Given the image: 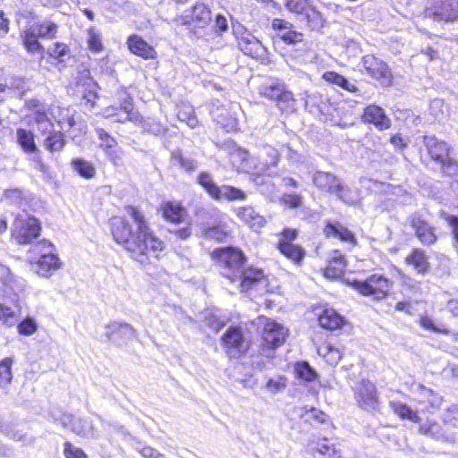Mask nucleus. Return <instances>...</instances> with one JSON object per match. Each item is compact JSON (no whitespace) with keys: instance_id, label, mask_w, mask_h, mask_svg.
<instances>
[{"instance_id":"6","label":"nucleus","mask_w":458,"mask_h":458,"mask_svg":"<svg viewBox=\"0 0 458 458\" xmlns=\"http://www.w3.org/2000/svg\"><path fill=\"white\" fill-rule=\"evenodd\" d=\"M51 417L54 422L59 423L63 428L70 429L78 436L90 438H94L97 436V429L89 420L76 417L61 411H51Z\"/></svg>"},{"instance_id":"21","label":"nucleus","mask_w":458,"mask_h":458,"mask_svg":"<svg viewBox=\"0 0 458 458\" xmlns=\"http://www.w3.org/2000/svg\"><path fill=\"white\" fill-rule=\"evenodd\" d=\"M17 141L22 150L30 155H34L37 157L38 168L43 170L44 164L38 159V148L34 140V133L29 130L19 128L16 131Z\"/></svg>"},{"instance_id":"44","label":"nucleus","mask_w":458,"mask_h":458,"mask_svg":"<svg viewBox=\"0 0 458 458\" xmlns=\"http://www.w3.org/2000/svg\"><path fill=\"white\" fill-rule=\"evenodd\" d=\"M38 328V325L36 319L32 317H26L17 326L18 333L21 335L27 336L33 335Z\"/></svg>"},{"instance_id":"9","label":"nucleus","mask_w":458,"mask_h":458,"mask_svg":"<svg viewBox=\"0 0 458 458\" xmlns=\"http://www.w3.org/2000/svg\"><path fill=\"white\" fill-rule=\"evenodd\" d=\"M255 158L257 170L254 181L262 175L277 176L276 169L280 160V155L276 148L270 145L263 146Z\"/></svg>"},{"instance_id":"29","label":"nucleus","mask_w":458,"mask_h":458,"mask_svg":"<svg viewBox=\"0 0 458 458\" xmlns=\"http://www.w3.org/2000/svg\"><path fill=\"white\" fill-rule=\"evenodd\" d=\"M163 217L172 223H181L184 220L187 211L180 203L167 201L160 207Z\"/></svg>"},{"instance_id":"42","label":"nucleus","mask_w":458,"mask_h":458,"mask_svg":"<svg viewBox=\"0 0 458 458\" xmlns=\"http://www.w3.org/2000/svg\"><path fill=\"white\" fill-rule=\"evenodd\" d=\"M73 169L82 177L90 179L95 175V168L91 163L81 159L76 158L72 162Z\"/></svg>"},{"instance_id":"18","label":"nucleus","mask_w":458,"mask_h":458,"mask_svg":"<svg viewBox=\"0 0 458 458\" xmlns=\"http://www.w3.org/2000/svg\"><path fill=\"white\" fill-rule=\"evenodd\" d=\"M355 398L365 410H374L377 404L376 386L369 380H361L355 388Z\"/></svg>"},{"instance_id":"5","label":"nucleus","mask_w":458,"mask_h":458,"mask_svg":"<svg viewBox=\"0 0 458 458\" xmlns=\"http://www.w3.org/2000/svg\"><path fill=\"white\" fill-rule=\"evenodd\" d=\"M424 144L431 158L441 165L442 172L453 176L458 174V163L449 157V147L435 136H424Z\"/></svg>"},{"instance_id":"61","label":"nucleus","mask_w":458,"mask_h":458,"mask_svg":"<svg viewBox=\"0 0 458 458\" xmlns=\"http://www.w3.org/2000/svg\"><path fill=\"white\" fill-rule=\"evenodd\" d=\"M136 450L144 457V458H165V454H161L157 449L148 446L139 445L136 447Z\"/></svg>"},{"instance_id":"35","label":"nucleus","mask_w":458,"mask_h":458,"mask_svg":"<svg viewBox=\"0 0 458 458\" xmlns=\"http://www.w3.org/2000/svg\"><path fill=\"white\" fill-rule=\"evenodd\" d=\"M31 34H36L38 38H53L55 37L57 26L50 21H42L35 23L29 28Z\"/></svg>"},{"instance_id":"58","label":"nucleus","mask_w":458,"mask_h":458,"mask_svg":"<svg viewBox=\"0 0 458 458\" xmlns=\"http://www.w3.org/2000/svg\"><path fill=\"white\" fill-rule=\"evenodd\" d=\"M103 151L108 160L114 165H119L122 164L123 151L117 146L111 147L110 148H103Z\"/></svg>"},{"instance_id":"63","label":"nucleus","mask_w":458,"mask_h":458,"mask_svg":"<svg viewBox=\"0 0 458 458\" xmlns=\"http://www.w3.org/2000/svg\"><path fill=\"white\" fill-rule=\"evenodd\" d=\"M317 450L323 455L334 456V458H341L337 455L336 449L334 445L327 444V440L325 439L323 443H318Z\"/></svg>"},{"instance_id":"31","label":"nucleus","mask_w":458,"mask_h":458,"mask_svg":"<svg viewBox=\"0 0 458 458\" xmlns=\"http://www.w3.org/2000/svg\"><path fill=\"white\" fill-rule=\"evenodd\" d=\"M319 325L328 330H335L342 327L344 318L335 310L327 309L318 318Z\"/></svg>"},{"instance_id":"39","label":"nucleus","mask_w":458,"mask_h":458,"mask_svg":"<svg viewBox=\"0 0 458 458\" xmlns=\"http://www.w3.org/2000/svg\"><path fill=\"white\" fill-rule=\"evenodd\" d=\"M419 431L426 436H430L436 439H442L445 441H453L454 437L446 436L441 430L440 426L436 422H427L424 425H421L419 428Z\"/></svg>"},{"instance_id":"49","label":"nucleus","mask_w":458,"mask_h":458,"mask_svg":"<svg viewBox=\"0 0 458 458\" xmlns=\"http://www.w3.org/2000/svg\"><path fill=\"white\" fill-rule=\"evenodd\" d=\"M97 136L99 140V147L103 149L105 148H110L111 147H116V140L111 136L107 131L102 128L96 129Z\"/></svg>"},{"instance_id":"13","label":"nucleus","mask_w":458,"mask_h":458,"mask_svg":"<svg viewBox=\"0 0 458 458\" xmlns=\"http://www.w3.org/2000/svg\"><path fill=\"white\" fill-rule=\"evenodd\" d=\"M363 67L372 78L384 86L392 84V74L388 66L374 55H366L362 60Z\"/></svg>"},{"instance_id":"50","label":"nucleus","mask_w":458,"mask_h":458,"mask_svg":"<svg viewBox=\"0 0 458 458\" xmlns=\"http://www.w3.org/2000/svg\"><path fill=\"white\" fill-rule=\"evenodd\" d=\"M143 129L154 135H162L166 131V127L165 125H163L159 121L150 118L144 121Z\"/></svg>"},{"instance_id":"54","label":"nucleus","mask_w":458,"mask_h":458,"mask_svg":"<svg viewBox=\"0 0 458 458\" xmlns=\"http://www.w3.org/2000/svg\"><path fill=\"white\" fill-rule=\"evenodd\" d=\"M89 38H88V44L89 47L95 51L98 52L102 49L103 45L101 42V36L98 31H97L95 29H89L88 30Z\"/></svg>"},{"instance_id":"24","label":"nucleus","mask_w":458,"mask_h":458,"mask_svg":"<svg viewBox=\"0 0 458 458\" xmlns=\"http://www.w3.org/2000/svg\"><path fill=\"white\" fill-rule=\"evenodd\" d=\"M363 118L365 122L373 123L379 130H386L391 126V121L386 115L385 111L375 105L365 108Z\"/></svg>"},{"instance_id":"26","label":"nucleus","mask_w":458,"mask_h":458,"mask_svg":"<svg viewBox=\"0 0 458 458\" xmlns=\"http://www.w3.org/2000/svg\"><path fill=\"white\" fill-rule=\"evenodd\" d=\"M324 233L327 237L338 238L342 242L350 243L353 246L357 244L355 235L347 227L338 222L327 223L324 228Z\"/></svg>"},{"instance_id":"64","label":"nucleus","mask_w":458,"mask_h":458,"mask_svg":"<svg viewBox=\"0 0 458 458\" xmlns=\"http://www.w3.org/2000/svg\"><path fill=\"white\" fill-rule=\"evenodd\" d=\"M286 386V379L279 377L277 378H270L267 383V389L272 393L278 392Z\"/></svg>"},{"instance_id":"46","label":"nucleus","mask_w":458,"mask_h":458,"mask_svg":"<svg viewBox=\"0 0 458 458\" xmlns=\"http://www.w3.org/2000/svg\"><path fill=\"white\" fill-rule=\"evenodd\" d=\"M310 4V0H287L285 3L288 11L302 16Z\"/></svg>"},{"instance_id":"1","label":"nucleus","mask_w":458,"mask_h":458,"mask_svg":"<svg viewBox=\"0 0 458 458\" xmlns=\"http://www.w3.org/2000/svg\"><path fill=\"white\" fill-rule=\"evenodd\" d=\"M127 215L132 219L135 230L122 217H113L112 234L119 244L129 252L130 257L141 265L155 262L165 250V243L155 235L143 214L135 207L125 208Z\"/></svg>"},{"instance_id":"52","label":"nucleus","mask_w":458,"mask_h":458,"mask_svg":"<svg viewBox=\"0 0 458 458\" xmlns=\"http://www.w3.org/2000/svg\"><path fill=\"white\" fill-rule=\"evenodd\" d=\"M227 235L226 230L221 226H213L205 230L204 236L209 240L223 241Z\"/></svg>"},{"instance_id":"12","label":"nucleus","mask_w":458,"mask_h":458,"mask_svg":"<svg viewBox=\"0 0 458 458\" xmlns=\"http://www.w3.org/2000/svg\"><path fill=\"white\" fill-rule=\"evenodd\" d=\"M426 14L438 21H453L458 19V0H432Z\"/></svg>"},{"instance_id":"23","label":"nucleus","mask_w":458,"mask_h":458,"mask_svg":"<svg viewBox=\"0 0 458 458\" xmlns=\"http://www.w3.org/2000/svg\"><path fill=\"white\" fill-rule=\"evenodd\" d=\"M312 181L323 191L334 193L340 189V179L331 173L317 171L313 174Z\"/></svg>"},{"instance_id":"59","label":"nucleus","mask_w":458,"mask_h":458,"mask_svg":"<svg viewBox=\"0 0 458 458\" xmlns=\"http://www.w3.org/2000/svg\"><path fill=\"white\" fill-rule=\"evenodd\" d=\"M278 36L287 44H296L303 39L302 33L292 30L291 29L284 32H280Z\"/></svg>"},{"instance_id":"38","label":"nucleus","mask_w":458,"mask_h":458,"mask_svg":"<svg viewBox=\"0 0 458 458\" xmlns=\"http://www.w3.org/2000/svg\"><path fill=\"white\" fill-rule=\"evenodd\" d=\"M303 18L312 30L322 28L325 21L322 13L312 4L303 14Z\"/></svg>"},{"instance_id":"41","label":"nucleus","mask_w":458,"mask_h":458,"mask_svg":"<svg viewBox=\"0 0 458 458\" xmlns=\"http://www.w3.org/2000/svg\"><path fill=\"white\" fill-rule=\"evenodd\" d=\"M172 162L174 165L181 166L186 172H192L198 167L196 160L184 157L180 151L172 153Z\"/></svg>"},{"instance_id":"56","label":"nucleus","mask_w":458,"mask_h":458,"mask_svg":"<svg viewBox=\"0 0 458 458\" xmlns=\"http://www.w3.org/2000/svg\"><path fill=\"white\" fill-rule=\"evenodd\" d=\"M281 201L291 208H298L302 205V197L299 194L284 193L281 197Z\"/></svg>"},{"instance_id":"20","label":"nucleus","mask_w":458,"mask_h":458,"mask_svg":"<svg viewBox=\"0 0 458 458\" xmlns=\"http://www.w3.org/2000/svg\"><path fill=\"white\" fill-rule=\"evenodd\" d=\"M286 331L283 326L272 320H267L264 325L262 338L269 348L282 345L285 340Z\"/></svg>"},{"instance_id":"62","label":"nucleus","mask_w":458,"mask_h":458,"mask_svg":"<svg viewBox=\"0 0 458 458\" xmlns=\"http://www.w3.org/2000/svg\"><path fill=\"white\" fill-rule=\"evenodd\" d=\"M228 28L227 19L222 14H217L213 24L214 32L216 35H222L228 30Z\"/></svg>"},{"instance_id":"51","label":"nucleus","mask_w":458,"mask_h":458,"mask_svg":"<svg viewBox=\"0 0 458 458\" xmlns=\"http://www.w3.org/2000/svg\"><path fill=\"white\" fill-rule=\"evenodd\" d=\"M0 321L3 322L4 325H5L8 327H11L16 324V320L14 318V311L0 303Z\"/></svg>"},{"instance_id":"37","label":"nucleus","mask_w":458,"mask_h":458,"mask_svg":"<svg viewBox=\"0 0 458 458\" xmlns=\"http://www.w3.org/2000/svg\"><path fill=\"white\" fill-rule=\"evenodd\" d=\"M225 199L229 201L233 200H244L246 199V194L243 191L230 186V185H222L219 188L217 196L216 199Z\"/></svg>"},{"instance_id":"27","label":"nucleus","mask_w":458,"mask_h":458,"mask_svg":"<svg viewBox=\"0 0 458 458\" xmlns=\"http://www.w3.org/2000/svg\"><path fill=\"white\" fill-rule=\"evenodd\" d=\"M346 265L345 257L339 250H334L325 268V276L332 279L339 278L344 275Z\"/></svg>"},{"instance_id":"48","label":"nucleus","mask_w":458,"mask_h":458,"mask_svg":"<svg viewBox=\"0 0 458 458\" xmlns=\"http://www.w3.org/2000/svg\"><path fill=\"white\" fill-rule=\"evenodd\" d=\"M38 36L31 34V30L28 29L23 35V43L30 53L39 52L41 46L38 41Z\"/></svg>"},{"instance_id":"36","label":"nucleus","mask_w":458,"mask_h":458,"mask_svg":"<svg viewBox=\"0 0 458 458\" xmlns=\"http://www.w3.org/2000/svg\"><path fill=\"white\" fill-rule=\"evenodd\" d=\"M390 406L401 419H407L412 422L420 424L421 420L418 413L408 405L401 402H391Z\"/></svg>"},{"instance_id":"17","label":"nucleus","mask_w":458,"mask_h":458,"mask_svg":"<svg viewBox=\"0 0 458 458\" xmlns=\"http://www.w3.org/2000/svg\"><path fill=\"white\" fill-rule=\"evenodd\" d=\"M296 236V230L285 229L283 232L282 238L278 242V250L288 259H292L295 263H299L303 259L305 251L300 246L292 243Z\"/></svg>"},{"instance_id":"60","label":"nucleus","mask_w":458,"mask_h":458,"mask_svg":"<svg viewBox=\"0 0 458 458\" xmlns=\"http://www.w3.org/2000/svg\"><path fill=\"white\" fill-rule=\"evenodd\" d=\"M441 218L445 220L452 229V233L456 242H458V216L450 215L445 211L440 213Z\"/></svg>"},{"instance_id":"19","label":"nucleus","mask_w":458,"mask_h":458,"mask_svg":"<svg viewBox=\"0 0 458 458\" xmlns=\"http://www.w3.org/2000/svg\"><path fill=\"white\" fill-rule=\"evenodd\" d=\"M37 126L38 131L47 136L43 144L46 149L52 153L63 149L65 145L64 134L54 130V124L50 120Z\"/></svg>"},{"instance_id":"25","label":"nucleus","mask_w":458,"mask_h":458,"mask_svg":"<svg viewBox=\"0 0 458 458\" xmlns=\"http://www.w3.org/2000/svg\"><path fill=\"white\" fill-rule=\"evenodd\" d=\"M128 48L131 53L144 59H154L157 56L156 50L142 38L132 35L127 40Z\"/></svg>"},{"instance_id":"33","label":"nucleus","mask_w":458,"mask_h":458,"mask_svg":"<svg viewBox=\"0 0 458 458\" xmlns=\"http://www.w3.org/2000/svg\"><path fill=\"white\" fill-rule=\"evenodd\" d=\"M13 359L6 357L0 360V388L5 394L8 393L10 385L13 381Z\"/></svg>"},{"instance_id":"47","label":"nucleus","mask_w":458,"mask_h":458,"mask_svg":"<svg viewBox=\"0 0 458 458\" xmlns=\"http://www.w3.org/2000/svg\"><path fill=\"white\" fill-rule=\"evenodd\" d=\"M295 371L297 376L305 381H312L316 378V371L308 362L298 363L295 367Z\"/></svg>"},{"instance_id":"28","label":"nucleus","mask_w":458,"mask_h":458,"mask_svg":"<svg viewBox=\"0 0 458 458\" xmlns=\"http://www.w3.org/2000/svg\"><path fill=\"white\" fill-rule=\"evenodd\" d=\"M191 13V20L185 21L184 23L193 24L199 28H205L212 20L210 9L204 4H196Z\"/></svg>"},{"instance_id":"7","label":"nucleus","mask_w":458,"mask_h":458,"mask_svg":"<svg viewBox=\"0 0 458 458\" xmlns=\"http://www.w3.org/2000/svg\"><path fill=\"white\" fill-rule=\"evenodd\" d=\"M232 29L238 47L244 55L252 58H259L266 55V49L262 43L242 24L233 23Z\"/></svg>"},{"instance_id":"53","label":"nucleus","mask_w":458,"mask_h":458,"mask_svg":"<svg viewBox=\"0 0 458 458\" xmlns=\"http://www.w3.org/2000/svg\"><path fill=\"white\" fill-rule=\"evenodd\" d=\"M64 455L65 458H88L84 451L71 442H65L64 445Z\"/></svg>"},{"instance_id":"14","label":"nucleus","mask_w":458,"mask_h":458,"mask_svg":"<svg viewBox=\"0 0 458 458\" xmlns=\"http://www.w3.org/2000/svg\"><path fill=\"white\" fill-rule=\"evenodd\" d=\"M105 336L107 342L123 345L135 336V329L126 323L111 322L105 326Z\"/></svg>"},{"instance_id":"4","label":"nucleus","mask_w":458,"mask_h":458,"mask_svg":"<svg viewBox=\"0 0 458 458\" xmlns=\"http://www.w3.org/2000/svg\"><path fill=\"white\" fill-rule=\"evenodd\" d=\"M53 245L47 241H43L33 245L31 253L38 255L34 263V270L43 277H50L61 267V262L57 255L52 253Z\"/></svg>"},{"instance_id":"10","label":"nucleus","mask_w":458,"mask_h":458,"mask_svg":"<svg viewBox=\"0 0 458 458\" xmlns=\"http://www.w3.org/2000/svg\"><path fill=\"white\" fill-rule=\"evenodd\" d=\"M353 286L362 295L372 296L376 300H381L390 291L391 284L385 276L373 275L366 281H354Z\"/></svg>"},{"instance_id":"40","label":"nucleus","mask_w":458,"mask_h":458,"mask_svg":"<svg viewBox=\"0 0 458 458\" xmlns=\"http://www.w3.org/2000/svg\"><path fill=\"white\" fill-rule=\"evenodd\" d=\"M198 182L205 189V191L216 199L220 186L214 182L209 173L202 172L198 176Z\"/></svg>"},{"instance_id":"45","label":"nucleus","mask_w":458,"mask_h":458,"mask_svg":"<svg viewBox=\"0 0 458 458\" xmlns=\"http://www.w3.org/2000/svg\"><path fill=\"white\" fill-rule=\"evenodd\" d=\"M319 352H323L327 361L331 365H336L343 355V351L341 349L334 347L330 344L321 348Z\"/></svg>"},{"instance_id":"3","label":"nucleus","mask_w":458,"mask_h":458,"mask_svg":"<svg viewBox=\"0 0 458 458\" xmlns=\"http://www.w3.org/2000/svg\"><path fill=\"white\" fill-rule=\"evenodd\" d=\"M259 93L263 97L276 101L282 112H291L295 108L293 94L286 89L284 83L276 78H270L259 88Z\"/></svg>"},{"instance_id":"34","label":"nucleus","mask_w":458,"mask_h":458,"mask_svg":"<svg viewBox=\"0 0 458 458\" xmlns=\"http://www.w3.org/2000/svg\"><path fill=\"white\" fill-rule=\"evenodd\" d=\"M323 79L326 81L339 86L342 89H346L350 92H356L358 90L357 87L354 84L351 83L345 77L335 72H326L323 74Z\"/></svg>"},{"instance_id":"11","label":"nucleus","mask_w":458,"mask_h":458,"mask_svg":"<svg viewBox=\"0 0 458 458\" xmlns=\"http://www.w3.org/2000/svg\"><path fill=\"white\" fill-rule=\"evenodd\" d=\"M222 342L227 354L231 358L240 357L249 348V343L245 339L242 329L240 327H229L223 335Z\"/></svg>"},{"instance_id":"15","label":"nucleus","mask_w":458,"mask_h":458,"mask_svg":"<svg viewBox=\"0 0 458 458\" xmlns=\"http://www.w3.org/2000/svg\"><path fill=\"white\" fill-rule=\"evenodd\" d=\"M410 223L415 234L424 245H432L437 240L436 228L431 225L420 214L415 213L410 216Z\"/></svg>"},{"instance_id":"8","label":"nucleus","mask_w":458,"mask_h":458,"mask_svg":"<svg viewBox=\"0 0 458 458\" xmlns=\"http://www.w3.org/2000/svg\"><path fill=\"white\" fill-rule=\"evenodd\" d=\"M41 226L33 216H17L13 230V236L19 244H30L39 236Z\"/></svg>"},{"instance_id":"55","label":"nucleus","mask_w":458,"mask_h":458,"mask_svg":"<svg viewBox=\"0 0 458 458\" xmlns=\"http://www.w3.org/2000/svg\"><path fill=\"white\" fill-rule=\"evenodd\" d=\"M443 421L446 425H451L453 427L458 426V406L451 405L448 409L445 410L443 415Z\"/></svg>"},{"instance_id":"2","label":"nucleus","mask_w":458,"mask_h":458,"mask_svg":"<svg viewBox=\"0 0 458 458\" xmlns=\"http://www.w3.org/2000/svg\"><path fill=\"white\" fill-rule=\"evenodd\" d=\"M213 257L217 259L220 265L221 275L231 282L240 280V287L243 292H247L266 281L262 270L244 268L245 258L238 249L233 247L217 249L214 250Z\"/></svg>"},{"instance_id":"30","label":"nucleus","mask_w":458,"mask_h":458,"mask_svg":"<svg viewBox=\"0 0 458 458\" xmlns=\"http://www.w3.org/2000/svg\"><path fill=\"white\" fill-rule=\"evenodd\" d=\"M238 216L256 231L260 229L266 223V220L251 207L240 208L237 212Z\"/></svg>"},{"instance_id":"22","label":"nucleus","mask_w":458,"mask_h":458,"mask_svg":"<svg viewBox=\"0 0 458 458\" xmlns=\"http://www.w3.org/2000/svg\"><path fill=\"white\" fill-rule=\"evenodd\" d=\"M420 397L419 404L421 406L422 411L434 413L442 404V397L433 390L425 387L422 385L419 386Z\"/></svg>"},{"instance_id":"16","label":"nucleus","mask_w":458,"mask_h":458,"mask_svg":"<svg viewBox=\"0 0 458 458\" xmlns=\"http://www.w3.org/2000/svg\"><path fill=\"white\" fill-rule=\"evenodd\" d=\"M230 161L239 172L251 173L256 176V158L244 148L233 145L229 149Z\"/></svg>"},{"instance_id":"43","label":"nucleus","mask_w":458,"mask_h":458,"mask_svg":"<svg viewBox=\"0 0 458 458\" xmlns=\"http://www.w3.org/2000/svg\"><path fill=\"white\" fill-rule=\"evenodd\" d=\"M301 416L307 421H314L319 424L324 423L327 418L322 411L316 408L308 409L307 407L301 408Z\"/></svg>"},{"instance_id":"32","label":"nucleus","mask_w":458,"mask_h":458,"mask_svg":"<svg viewBox=\"0 0 458 458\" xmlns=\"http://www.w3.org/2000/svg\"><path fill=\"white\" fill-rule=\"evenodd\" d=\"M406 262L411 265L419 273H425L429 269L428 258L421 249H414L406 258Z\"/></svg>"},{"instance_id":"57","label":"nucleus","mask_w":458,"mask_h":458,"mask_svg":"<svg viewBox=\"0 0 458 458\" xmlns=\"http://www.w3.org/2000/svg\"><path fill=\"white\" fill-rule=\"evenodd\" d=\"M9 90H14L17 94L22 96L29 90V83L23 78H13L10 86H7V92Z\"/></svg>"}]
</instances>
